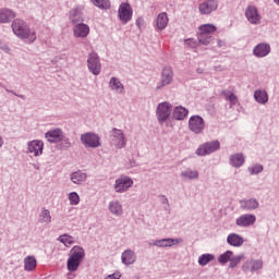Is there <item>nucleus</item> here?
Listing matches in <instances>:
<instances>
[{
    "mask_svg": "<svg viewBox=\"0 0 279 279\" xmlns=\"http://www.w3.org/2000/svg\"><path fill=\"white\" fill-rule=\"evenodd\" d=\"M12 31L15 36L23 38L28 43H34V40H36V33L31 32L23 20H15L12 24Z\"/></svg>",
    "mask_w": 279,
    "mask_h": 279,
    "instance_id": "1",
    "label": "nucleus"
},
{
    "mask_svg": "<svg viewBox=\"0 0 279 279\" xmlns=\"http://www.w3.org/2000/svg\"><path fill=\"white\" fill-rule=\"evenodd\" d=\"M84 248L80 246H74L71 250V255L68 258L66 267L70 271H77L80 269V265H82V260H84Z\"/></svg>",
    "mask_w": 279,
    "mask_h": 279,
    "instance_id": "2",
    "label": "nucleus"
},
{
    "mask_svg": "<svg viewBox=\"0 0 279 279\" xmlns=\"http://www.w3.org/2000/svg\"><path fill=\"white\" fill-rule=\"evenodd\" d=\"M217 32V27L213 24H203L198 27V40L201 45H210L213 43V34Z\"/></svg>",
    "mask_w": 279,
    "mask_h": 279,
    "instance_id": "3",
    "label": "nucleus"
},
{
    "mask_svg": "<svg viewBox=\"0 0 279 279\" xmlns=\"http://www.w3.org/2000/svg\"><path fill=\"white\" fill-rule=\"evenodd\" d=\"M206 128V122H204V118L199 116H192L189 120V129L194 134H202L204 129Z\"/></svg>",
    "mask_w": 279,
    "mask_h": 279,
    "instance_id": "4",
    "label": "nucleus"
},
{
    "mask_svg": "<svg viewBox=\"0 0 279 279\" xmlns=\"http://www.w3.org/2000/svg\"><path fill=\"white\" fill-rule=\"evenodd\" d=\"M132 7L128 2H122L119 7L118 16L122 23H130L132 21Z\"/></svg>",
    "mask_w": 279,
    "mask_h": 279,
    "instance_id": "5",
    "label": "nucleus"
},
{
    "mask_svg": "<svg viewBox=\"0 0 279 279\" xmlns=\"http://www.w3.org/2000/svg\"><path fill=\"white\" fill-rule=\"evenodd\" d=\"M221 147L219 141H214L209 143H205L199 146L196 150L197 156H208V154H213V151H217Z\"/></svg>",
    "mask_w": 279,
    "mask_h": 279,
    "instance_id": "6",
    "label": "nucleus"
},
{
    "mask_svg": "<svg viewBox=\"0 0 279 279\" xmlns=\"http://www.w3.org/2000/svg\"><path fill=\"white\" fill-rule=\"evenodd\" d=\"M87 66L94 75H99V73H101V63L99 62V56H97V53L92 52L89 54Z\"/></svg>",
    "mask_w": 279,
    "mask_h": 279,
    "instance_id": "7",
    "label": "nucleus"
},
{
    "mask_svg": "<svg viewBox=\"0 0 279 279\" xmlns=\"http://www.w3.org/2000/svg\"><path fill=\"white\" fill-rule=\"evenodd\" d=\"M111 143L118 149H123V147H125V135L123 131L113 129L111 132Z\"/></svg>",
    "mask_w": 279,
    "mask_h": 279,
    "instance_id": "8",
    "label": "nucleus"
},
{
    "mask_svg": "<svg viewBox=\"0 0 279 279\" xmlns=\"http://www.w3.org/2000/svg\"><path fill=\"white\" fill-rule=\"evenodd\" d=\"M172 107L169 105V102H161L157 107V119L161 123L167 121L169 119V116L171 114Z\"/></svg>",
    "mask_w": 279,
    "mask_h": 279,
    "instance_id": "9",
    "label": "nucleus"
},
{
    "mask_svg": "<svg viewBox=\"0 0 279 279\" xmlns=\"http://www.w3.org/2000/svg\"><path fill=\"white\" fill-rule=\"evenodd\" d=\"M81 141L85 147H99L101 142H99V136L95 133H86L81 136Z\"/></svg>",
    "mask_w": 279,
    "mask_h": 279,
    "instance_id": "10",
    "label": "nucleus"
},
{
    "mask_svg": "<svg viewBox=\"0 0 279 279\" xmlns=\"http://www.w3.org/2000/svg\"><path fill=\"white\" fill-rule=\"evenodd\" d=\"M217 8H219L217 0H205L199 4L198 10L202 14H213Z\"/></svg>",
    "mask_w": 279,
    "mask_h": 279,
    "instance_id": "11",
    "label": "nucleus"
},
{
    "mask_svg": "<svg viewBox=\"0 0 279 279\" xmlns=\"http://www.w3.org/2000/svg\"><path fill=\"white\" fill-rule=\"evenodd\" d=\"M235 223L240 228H250V226H254V223H256V216L244 214L235 220Z\"/></svg>",
    "mask_w": 279,
    "mask_h": 279,
    "instance_id": "12",
    "label": "nucleus"
},
{
    "mask_svg": "<svg viewBox=\"0 0 279 279\" xmlns=\"http://www.w3.org/2000/svg\"><path fill=\"white\" fill-rule=\"evenodd\" d=\"M134 184V181L128 177L120 178L116 181L114 189L117 193H123L130 189Z\"/></svg>",
    "mask_w": 279,
    "mask_h": 279,
    "instance_id": "13",
    "label": "nucleus"
},
{
    "mask_svg": "<svg viewBox=\"0 0 279 279\" xmlns=\"http://www.w3.org/2000/svg\"><path fill=\"white\" fill-rule=\"evenodd\" d=\"M245 16L253 25H258V23H260V14H258V10L254 5H250L246 9Z\"/></svg>",
    "mask_w": 279,
    "mask_h": 279,
    "instance_id": "14",
    "label": "nucleus"
},
{
    "mask_svg": "<svg viewBox=\"0 0 279 279\" xmlns=\"http://www.w3.org/2000/svg\"><path fill=\"white\" fill-rule=\"evenodd\" d=\"M45 138L49 143H60V141L64 138V133L60 129H54V130L48 131L45 134Z\"/></svg>",
    "mask_w": 279,
    "mask_h": 279,
    "instance_id": "15",
    "label": "nucleus"
},
{
    "mask_svg": "<svg viewBox=\"0 0 279 279\" xmlns=\"http://www.w3.org/2000/svg\"><path fill=\"white\" fill-rule=\"evenodd\" d=\"M45 147V143L43 141H32L28 143V151L33 154V156H43V149Z\"/></svg>",
    "mask_w": 279,
    "mask_h": 279,
    "instance_id": "16",
    "label": "nucleus"
},
{
    "mask_svg": "<svg viewBox=\"0 0 279 279\" xmlns=\"http://www.w3.org/2000/svg\"><path fill=\"white\" fill-rule=\"evenodd\" d=\"M258 269H263V260L260 259L246 260L242 265V271H258Z\"/></svg>",
    "mask_w": 279,
    "mask_h": 279,
    "instance_id": "17",
    "label": "nucleus"
},
{
    "mask_svg": "<svg viewBox=\"0 0 279 279\" xmlns=\"http://www.w3.org/2000/svg\"><path fill=\"white\" fill-rule=\"evenodd\" d=\"M75 38H86L90 34V27L84 23L76 24L73 28Z\"/></svg>",
    "mask_w": 279,
    "mask_h": 279,
    "instance_id": "18",
    "label": "nucleus"
},
{
    "mask_svg": "<svg viewBox=\"0 0 279 279\" xmlns=\"http://www.w3.org/2000/svg\"><path fill=\"white\" fill-rule=\"evenodd\" d=\"M269 51H271V47L268 44H258L253 49V54L256 56V58H265L269 56Z\"/></svg>",
    "mask_w": 279,
    "mask_h": 279,
    "instance_id": "19",
    "label": "nucleus"
},
{
    "mask_svg": "<svg viewBox=\"0 0 279 279\" xmlns=\"http://www.w3.org/2000/svg\"><path fill=\"white\" fill-rule=\"evenodd\" d=\"M227 243H229V245H232V247H241V245L245 243V240H243V236L236 233H231L227 236Z\"/></svg>",
    "mask_w": 279,
    "mask_h": 279,
    "instance_id": "20",
    "label": "nucleus"
},
{
    "mask_svg": "<svg viewBox=\"0 0 279 279\" xmlns=\"http://www.w3.org/2000/svg\"><path fill=\"white\" fill-rule=\"evenodd\" d=\"M173 80V71L171 68H165L161 73V85L167 86L168 84H171V81Z\"/></svg>",
    "mask_w": 279,
    "mask_h": 279,
    "instance_id": "21",
    "label": "nucleus"
},
{
    "mask_svg": "<svg viewBox=\"0 0 279 279\" xmlns=\"http://www.w3.org/2000/svg\"><path fill=\"white\" fill-rule=\"evenodd\" d=\"M16 14L12 12L10 9H1L0 10V23H10L12 19H14Z\"/></svg>",
    "mask_w": 279,
    "mask_h": 279,
    "instance_id": "22",
    "label": "nucleus"
},
{
    "mask_svg": "<svg viewBox=\"0 0 279 279\" xmlns=\"http://www.w3.org/2000/svg\"><path fill=\"white\" fill-rule=\"evenodd\" d=\"M187 114L189 109L182 106L175 107L173 110V118L177 119V121H183V119H186Z\"/></svg>",
    "mask_w": 279,
    "mask_h": 279,
    "instance_id": "23",
    "label": "nucleus"
},
{
    "mask_svg": "<svg viewBox=\"0 0 279 279\" xmlns=\"http://www.w3.org/2000/svg\"><path fill=\"white\" fill-rule=\"evenodd\" d=\"M123 265H133V263L136 260V255H134L133 251H124L121 256Z\"/></svg>",
    "mask_w": 279,
    "mask_h": 279,
    "instance_id": "24",
    "label": "nucleus"
},
{
    "mask_svg": "<svg viewBox=\"0 0 279 279\" xmlns=\"http://www.w3.org/2000/svg\"><path fill=\"white\" fill-rule=\"evenodd\" d=\"M82 10H84V8H75L70 11V21H72V23L76 24L84 21V19H82Z\"/></svg>",
    "mask_w": 279,
    "mask_h": 279,
    "instance_id": "25",
    "label": "nucleus"
},
{
    "mask_svg": "<svg viewBox=\"0 0 279 279\" xmlns=\"http://www.w3.org/2000/svg\"><path fill=\"white\" fill-rule=\"evenodd\" d=\"M230 162L232 167H242L243 162H245V158L243 157V154H234L230 157Z\"/></svg>",
    "mask_w": 279,
    "mask_h": 279,
    "instance_id": "26",
    "label": "nucleus"
},
{
    "mask_svg": "<svg viewBox=\"0 0 279 279\" xmlns=\"http://www.w3.org/2000/svg\"><path fill=\"white\" fill-rule=\"evenodd\" d=\"M24 269L26 271H34L36 269V257H34V256L25 257Z\"/></svg>",
    "mask_w": 279,
    "mask_h": 279,
    "instance_id": "27",
    "label": "nucleus"
},
{
    "mask_svg": "<svg viewBox=\"0 0 279 279\" xmlns=\"http://www.w3.org/2000/svg\"><path fill=\"white\" fill-rule=\"evenodd\" d=\"M254 98L257 101V104H267V101H269L267 92L260 90V89H258L254 93Z\"/></svg>",
    "mask_w": 279,
    "mask_h": 279,
    "instance_id": "28",
    "label": "nucleus"
},
{
    "mask_svg": "<svg viewBox=\"0 0 279 279\" xmlns=\"http://www.w3.org/2000/svg\"><path fill=\"white\" fill-rule=\"evenodd\" d=\"M168 24H169V17L167 16V13H160L157 16V28L165 29V27H167Z\"/></svg>",
    "mask_w": 279,
    "mask_h": 279,
    "instance_id": "29",
    "label": "nucleus"
},
{
    "mask_svg": "<svg viewBox=\"0 0 279 279\" xmlns=\"http://www.w3.org/2000/svg\"><path fill=\"white\" fill-rule=\"evenodd\" d=\"M109 86L111 90H116L117 93H123V84L117 77H112L110 80Z\"/></svg>",
    "mask_w": 279,
    "mask_h": 279,
    "instance_id": "30",
    "label": "nucleus"
},
{
    "mask_svg": "<svg viewBox=\"0 0 279 279\" xmlns=\"http://www.w3.org/2000/svg\"><path fill=\"white\" fill-rule=\"evenodd\" d=\"M257 206H258L257 199H248V201L241 202V208H243V210H254Z\"/></svg>",
    "mask_w": 279,
    "mask_h": 279,
    "instance_id": "31",
    "label": "nucleus"
},
{
    "mask_svg": "<svg viewBox=\"0 0 279 279\" xmlns=\"http://www.w3.org/2000/svg\"><path fill=\"white\" fill-rule=\"evenodd\" d=\"M85 180H86V173L81 171L74 172L71 175V181L74 184H82V182H85Z\"/></svg>",
    "mask_w": 279,
    "mask_h": 279,
    "instance_id": "32",
    "label": "nucleus"
},
{
    "mask_svg": "<svg viewBox=\"0 0 279 279\" xmlns=\"http://www.w3.org/2000/svg\"><path fill=\"white\" fill-rule=\"evenodd\" d=\"M180 243V240H173V239H165L156 242V245L158 247H171L172 245H175Z\"/></svg>",
    "mask_w": 279,
    "mask_h": 279,
    "instance_id": "33",
    "label": "nucleus"
},
{
    "mask_svg": "<svg viewBox=\"0 0 279 279\" xmlns=\"http://www.w3.org/2000/svg\"><path fill=\"white\" fill-rule=\"evenodd\" d=\"M181 175L184 180H197V178H199V172H197V170H185Z\"/></svg>",
    "mask_w": 279,
    "mask_h": 279,
    "instance_id": "34",
    "label": "nucleus"
},
{
    "mask_svg": "<svg viewBox=\"0 0 279 279\" xmlns=\"http://www.w3.org/2000/svg\"><path fill=\"white\" fill-rule=\"evenodd\" d=\"M109 210L112 213V215H121L123 213V208L119 202H111L109 204Z\"/></svg>",
    "mask_w": 279,
    "mask_h": 279,
    "instance_id": "35",
    "label": "nucleus"
},
{
    "mask_svg": "<svg viewBox=\"0 0 279 279\" xmlns=\"http://www.w3.org/2000/svg\"><path fill=\"white\" fill-rule=\"evenodd\" d=\"M211 260H215V255H213V254H203L198 258V264L202 267H204V266L208 265V263H210Z\"/></svg>",
    "mask_w": 279,
    "mask_h": 279,
    "instance_id": "36",
    "label": "nucleus"
},
{
    "mask_svg": "<svg viewBox=\"0 0 279 279\" xmlns=\"http://www.w3.org/2000/svg\"><path fill=\"white\" fill-rule=\"evenodd\" d=\"M100 10H110V0H90Z\"/></svg>",
    "mask_w": 279,
    "mask_h": 279,
    "instance_id": "37",
    "label": "nucleus"
},
{
    "mask_svg": "<svg viewBox=\"0 0 279 279\" xmlns=\"http://www.w3.org/2000/svg\"><path fill=\"white\" fill-rule=\"evenodd\" d=\"M232 251H227L226 253L221 254L218 257V263H220L221 265H226V263L230 262V259L232 258Z\"/></svg>",
    "mask_w": 279,
    "mask_h": 279,
    "instance_id": "38",
    "label": "nucleus"
},
{
    "mask_svg": "<svg viewBox=\"0 0 279 279\" xmlns=\"http://www.w3.org/2000/svg\"><path fill=\"white\" fill-rule=\"evenodd\" d=\"M244 258L245 255L243 254L231 257L229 267H231V269H234V267H236V265H239Z\"/></svg>",
    "mask_w": 279,
    "mask_h": 279,
    "instance_id": "39",
    "label": "nucleus"
},
{
    "mask_svg": "<svg viewBox=\"0 0 279 279\" xmlns=\"http://www.w3.org/2000/svg\"><path fill=\"white\" fill-rule=\"evenodd\" d=\"M69 201L71 206H77L80 204V195L76 192H72L69 194Z\"/></svg>",
    "mask_w": 279,
    "mask_h": 279,
    "instance_id": "40",
    "label": "nucleus"
},
{
    "mask_svg": "<svg viewBox=\"0 0 279 279\" xmlns=\"http://www.w3.org/2000/svg\"><path fill=\"white\" fill-rule=\"evenodd\" d=\"M60 241H61V243H63V245H65L66 247H69L70 245H73V243H74L73 236L66 235V234L61 235V236H60Z\"/></svg>",
    "mask_w": 279,
    "mask_h": 279,
    "instance_id": "41",
    "label": "nucleus"
},
{
    "mask_svg": "<svg viewBox=\"0 0 279 279\" xmlns=\"http://www.w3.org/2000/svg\"><path fill=\"white\" fill-rule=\"evenodd\" d=\"M40 218H41V221H44V223H50L51 214L49 213V210L45 209L41 211Z\"/></svg>",
    "mask_w": 279,
    "mask_h": 279,
    "instance_id": "42",
    "label": "nucleus"
},
{
    "mask_svg": "<svg viewBox=\"0 0 279 279\" xmlns=\"http://www.w3.org/2000/svg\"><path fill=\"white\" fill-rule=\"evenodd\" d=\"M223 96L231 104H236V96L231 92H223Z\"/></svg>",
    "mask_w": 279,
    "mask_h": 279,
    "instance_id": "43",
    "label": "nucleus"
},
{
    "mask_svg": "<svg viewBox=\"0 0 279 279\" xmlns=\"http://www.w3.org/2000/svg\"><path fill=\"white\" fill-rule=\"evenodd\" d=\"M260 171H263V167L260 165H255L252 168H250V173L252 175H254L256 173H260Z\"/></svg>",
    "mask_w": 279,
    "mask_h": 279,
    "instance_id": "44",
    "label": "nucleus"
},
{
    "mask_svg": "<svg viewBox=\"0 0 279 279\" xmlns=\"http://www.w3.org/2000/svg\"><path fill=\"white\" fill-rule=\"evenodd\" d=\"M185 45H187V47H197V41L195 39H186Z\"/></svg>",
    "mask_w": 279,
    "mask_h": 279,
    "instance_id": "45",
    "label": "nucleus"
},
{
    "mask_svg": "<svg viewBox=\"0 0 279 279\" xmlns=\"http://www.w3.org/2000/svg\"><path fill=\"white\" fill-rule=\"evenodd\" d=\"M61 147H65V148H69L71 147V142L69 141V138H63L61 140Z\"/></svg>",
    "mask_w": 279,
    "mask_h": 279,
    "instance_id": "46",
    "label": "nucleus"
},
{
    "mask_svg": "<svg viewBox=\"0 0 279 279\" xmlns=\"http://www.w3.org/2000/svg\"><path fill=\"white\" fill-rule=\"evenodd\" d=\"M143 25H145V20H143V17H138L136 20V26L141 29V27H143Z\"/></svg>",
    "mask_w": 279,
    "mask_h": 279,
    "instance_id": "47",
    "label": "nucleus"
},
{
    "mask_svg": "<svg viewBox=\"0 0 279 279\" xmlns=\"http://www.w3.org/2000/svg\"><path fill=\"white\" fill-rule=\"evenodd\" d=\"M119 278H121V274H119V272L109 275V276L107 277V279H119Z\"/></svg>",
    "mask_w": 279,
    "mask_h": 279,
    "instance_id": "48",
    "label": "nucleus"
},
{
    "mask_svg": "<svg viewBox=\"0 0 279 279\" xmlns=\"http://www.w3.org/2000/svg\"><path fill=\"white\" fill-rule=\"evenodd\" d=\"M3 145V140L0 137V147Z\"/></svg>",
    "mask_w": 279,
    "mask_h": 279,
    "instance_id": "49",
    "label": "nucleus"
},
{
    "mask_svg": "<svg viewBox=\"0 0 279 279\" xmlns=\"http://www.w3.org/2000/svg\"><path fill=\"white\" fill-rule=\"evenodd\" d=\"M275 3H278V5H279V0H275Z\"/></svg>",
    "mask_w": 279,
    "mask_h": 279,
    "instance_id": "50",
    "label": "nucleus"
}]
</instances>
